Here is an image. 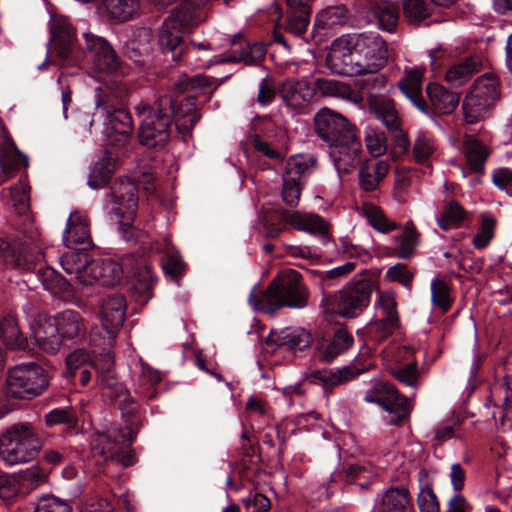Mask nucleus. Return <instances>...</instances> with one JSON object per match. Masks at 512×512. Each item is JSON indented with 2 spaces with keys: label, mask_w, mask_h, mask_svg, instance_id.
I'll return each instance as SVG.
<instances>
[{
  "label": "nucleus",
  "mask_w": 512,
  "mask_h": 512,
  "mask_svg": "<svg viewBox=\"0 0 512 512\" xmlns=\"http://www.w3.org/2000/svg\"><path fill=\"white\" fill-rule=\"evenodd\" d=\"M196 95L181 99L159 95L152 104L140 103L135 107L141 118L138 131L139 143L148 148H163L171 137V125L183 136L191 135L201 115L196 108Z\"/></svg>",
  "instance_id": "nucleus-1"
},
{
  "label": "nucleus",
  "mask_w": 512,
  "mask_h": 512,
  "mask_svg": "<svg viewBox=\"0 0 512 512\" xmlns=\"http://www.w3.org/2000/svg\"><path fill=\"white\" fill-rule=\"evenodd\" d=\"M30 187L22 180L15 186L3 190L14 212L23 217L17 224L9 240H0V251L4 252L5 261L12 267L23 270H34L43 260L40 244V232L34 225L30 212Z\"/></svg>",
  "instance_id": "nucleus-2"
},
{
  "label": "nucleus",
  "mask_w": 512,
  "mask_h": 512,
  "mask_svg": "<svg viewBox=\"0 0 512 512\" xmlns=\"http://www.w3.org/2000/svg\"><path fill=\"white\" fill-rule=\"evenodd\" d=\"M314 126L317 136L329 146V156L339 176L360 164L362 143L356 126L345 116L322 108L314 117Z\"/></svg>",
  "instance_id": "nucleus-3"
},
{
  "label": "nucleus",
  "mask_w": 512,
  "mask_h": 512,
  "mask_svg": "<svg viewBox=\"0 0 512 512\" xmlns=\"http://www.w3.org/2000/svg\"><path fill=\"white\" fill-rule=\"evenodd\" d=\"M309 298L310 291L302 274L288 269L279 273L259 297L251 293L249 301L256 309L273 314L283 307L303 309L307 307Z\"/></svg>",
  "instance_id": "nucleus-4"
},
{
  "label": "nucleus",
  "mask_w": 512,
  "mask_h": 512,
  "mask_svg": "<svg viewBox=\"0 0 512 512\" xmlns=\"http://www.w3.org/2000/svg\"><path fill=\"white\" fill-rule=\"evenodd\" d=\"M132 259L127 258L123 264L111 259L95 260L90 264V277L84 278L85 286L99 283L102 286H114L121 282L124 273L132 278L131 290L138 296L137 301L145 304L152 297V288L155 283L153 272L149 265L143 261L129 267Z\"/></svg>",
  "instance_id": "nucleus-5"
},
{
  "label": "nucleus",
  "mask_w": 512,
  "mask_h": 512,
  "mask_svg": "<svg viewBox=\"0 0 512 512\" xmlns=\"http://www.w3.org/2000/svg\"><path fill=\"white\" fill-rule=\"evenodd\" d=\"M355 101L357 93L352 87L334 79H318L312 83L306 79L286 80L279 88V95L288 108L300 110L306 108L316 92Z\"/></svg>",
  "instance_id": "nucleus-6"
},
{
  "label": "nucleus",
  "mask_w": 512,
  "mask_h": 512,
  "mask_svg": "<svg viewBox=\"0 0 512 512\" xmlns=\"http://www.w3.org/2000/svg\"><path fill=\"white\" fill-rule=\"evenodd\" d=\"M202 19L189 7L176 8L158 28L157 44L164 55H170L175 63L183 61L188 45L183 35L190 33Z\"/></svg>",
  "instance_id": "nucleus-7"
},
{
  "label": "nucleus",
  "mask_w": 512,
  "mask_h": 512,
  "mask_svg": "<svg viewBox=\"0 0 512 512\" xmlns=\"http://www.w3.org/2000/svg\"><path fill=\"white\" fill-rule=\"evenodd\" d=\"M41 447L42 441L29 423H16L0 432V458L7 465L34 460Z\"/></svg>",
  "instance_id": "nucleus-8"
},
{
  "label": "nucleus",
  "mask_w": 512,
  "mask_h": 512,
  "mask_svg": "<svg viewBox=\"0 0 512 512\" xmlns=\"http://www.w3.org/2000/svg\"><path fill=\"white\" fill-rule=\"evenodd\" d=\"M49 387L47 371L35 362L17 364L7 370L3 393L9 399L32 400Z\"/></svg>",
  "instance_id": "nucleus-9"
},
{
  "label": "nucleus",
  "mask_w": 512,
  "mask_h": 512,
  "mask_svg": "<svg viewBox=\"0 0 512 512\" xmlns=\"http://www.w3.org/2000/svg\"><path fill=\"white\" fill-rule=\"evenodd\" d=\"M95 106L96 112L94 115L104 118L105 134L108 142L119 146L128 143L133 131L131 115L122 108L114 107L100 87L96 89Z\"/></svg>",
  "instance_id": "nucleus-10"
},
{
  "label": "nucleus",
  "mask_w": 512,
  "mask_h": 512,
  "mask_svg": "<svg viewBox=\"0 0 512 512\" xmlns=\"http://www.w3.org/2000/svg\"><path fill=\"white\" fill-rule=\"evenodd\" d=\"M374 288L375 284L371 279H352L327 300L340 316L355 318L368 307Z\"/></svg>",
  "instance_id": "nucleus-11"
},
{
  "label": "nucleus",
  "mask_w": 512,
  "mask_h": 512,
  "mask_svg": "<svg viewBox=\"0 0 512 512\" xmlns=\"http://www.w3.org/2000/svg\"><path fill=\"white\" fill-rule=\"evenodd\" d=\"M364 400L382 407L387 412L384 421L392 426L402 425L412 410L409 398L402 395L393 384L387 382H378L367 390Z\"/></svg>",
  "instance_id": "nucleus-12"
},
{
  "label": "nucleus",
  "mask_w": 512,
  "mask_h": 512,
  "mask_svg": "<svg viewBox=\"0 0 512 512\" xmlns=\"http://www.w3.org/2000/svg\"><path fill=\"white\" fill-rule=\"evenodd\" d=\"M359 46L357 37H340L333 41L328 60L335 73L357 76L369 72Z\"/></svg>",
  "instance_id": "nucleus-13"
},
{
  "label": "nucleus",
  "mask_w": 512,
  "mask_h": 512,
  "mask_svg": "<svg viewBox=\"0 0 512 512\" xmlns=\"http://www.w3.org/2000/svg\"><path fill=\"white\" fill-rule=\"evenodd\" d=\"M127 311V302L122 294H111L105 297L100 305V318L102 328H93L91 331L98 330L99 341H103L105 348H112L115 343L116 335L122 327Z\"/></svg>",
  "instance_id": "nucleus-14"
},
{
  "label": "nucleus",
  "mask_w": 512,
  "mask_h": 512,
  "mask_svg": "<svg viewBox=\"0 0 512 512\" xmlns=\"http://www.w3.org/2000/svg\"><path fill=\"white\" fill-rule=\"evenodd\" d=\"M98 336H100L98 330L90 331V345L102 350L99 357L93 360V369L96 372L97 382L108 389L117 390L122 385L118 383L114 369V357L110 352L111 348H105L103 341L98 340Z\"/></svg>",
  "instance_id": "nucleus-15"
},
{
  "label": "nucleus",
  "mask_w": 512,
  "mask_h": 512,
  "mask_svg": "<svg viewBox=\"0 0 512 512\" xmlns=\"http://www.w3.org/2000/svg\"><path fill=\"white\" fill-rule=\"evenodd\" d=\"M277 215L281 222L290 224L299 231L320 235L324 241L329 240L328 224L317 214L281 208L277 210Z\"/></svg>",
  "instance_id": "nucleus-16"
},
{
  "label": "nucleus",
  "mask_w": 512,
  "mask_h": 512,
  "mask_svg": "<svg viewBox=\"0 0 512 512\" xmlns=\"http://www.w3.org/2000/svg\"><path fill=\"white\" fill-rule=\"evenodd\" d=\"M359 50L363 53L369 72H379L388 60L386 41L377 33L365 32L357 35Z\"/></svg>",
  "instance_id": "nucleus-17"
},
{
  "label": "nucleus",
  "mask_w": 512,
  "mask_h": 512,
  "mask_svg": "<svg viewBox=\"0 0 512 512\" xmlns=\"http://www.w3.org/2000/svg\"><path fill=\"white\" fill-rule=\"evenodd\" d=\"M426 94L429 98L430 118L440 115L452 114L459 105L460 93L450 91L439 83H429L426 86Z\"/></svg>",
  "instance_id": "nucleus-18"
},
{
  "label": "nucleus",
  "mask_w": 512,
  "mask_h": 512,
  "mask_svg": "<svg viewBox=\"0 0 512 512\" xmlns=\"http://www.w3.org/2000/svg\"><path fill=\"white\" fill-rule=\"evenodd\" d=\"M63 242L68 248L89 250L94 247L89 223L79 212H72L63 233Z\"/></svg>",
  "instance_id": "nucleus-19"
},
{
  "label": "nucleus",
  "mask_w": 512,
  "mask_h": 512,
  "mask_svg": "<svg viewBox=\"0 0 512 512\" xmlns=\"http://www.w3.org/2000/svg\"><path fill=\"white\" fill-rule=\"evenodd\" d=\"M87 49L93 53V65L100 72H112L118 66V57L108 41L92 33H84Z\"/></svg>",
  "instance_id": "nucleus-20"
},
{
  "label": "nucleus",
  "mask_w": 512,
  "mask_h": 512,
  "mask_svg": "<svg viewBox=\"0 0 512 512\" xmlns=\"http://www.w3.org/2000/svg\"><path fill=\"white\" fill-rule=\"evenodd\" d=\"M110 195L113 203L118 207L116 214L125 217H131L135 214L138 207V187L131 179H120L111 188Z\"/></svg>",
  "instance_id": "nucleus-21"
},
{
  "label": "nucleus",
  "mask_w": 512,
  "mask_h": 512,
  "mask_svg": "<svg viewBox=\"0 0 512 512\" xmlns=\"http://www.w3.org/2000/svg\"><path fill=\"white\" fill-rule=\"evenodd\" d=\"M266 47L262 43H250L240 35H235L231 40V49L227 52L225 62H244L252 65L265 57Z\"/></svg>",
  "instance_id": "nucleus-22"
},
{
  "label": "nucleus",
  "mask_w": 512,
  "mask_h": 512,
  "mask_svg": "<svg viewBox=\"0 0 512 512\" xmlns=\"http://www.w3.org/2000/svg\"><path fill=\"white\" fill-rule=\"evenodd\" d=\"M354 344V338L345 327H338L326 343L316 348V357L325 363L333 362L339 355L347 352Z\"/></svg>",
  "instance_id": "nucleus-23"
},
{
  "label": "nucleus",
  "mask_w": 512,
  "mask_h": 512,
  "mask_svg": "<svg viewBox=\"0 0 512 512\" xmlns=\"http://www.w3.org/2000/svg\"><path fill=\"white\" fill-rule=\"evenodd\" d=\"M414 348L401 347L398 350V355L406 362L397 361L394 367L391 368V375L401 384L416 389L419 385L420 371L418 368L417 360L414 358Z\"/></svg>",
  "instance_id": "nucleus-24"
},
{
  "label": "nucleus",
  "mask_w": 512,
  "mask_h": 512,
  "mask_svg": "<svg viewBox=\"0 0 512 512\" xmlns=\"http://www.w3.org/2000/svg\"><path fill=\"white\" fill-rule=\"evenodd\" d=\"M64 340L80 341L87 333V323L80 312L67 309L53 317Z\"/></svg>",
  "instance_id": "nucleus-25"
},
{
  "label": "nucleus",
  "mask_w": 512,
  "mask_h": 512,
  "mask_svg": "<svg viewBox=\"0 0 512 512\" xmlns=\"http://www.w3.org/2000/svg\"><path fill=\"white\" fill-rule=\"evenodd\" d=\"M51 41L62 59H67L76 40V32L64 16L55 17L50 26Z\"/></svg>",
  "instance_id": "nucleus-26"
},
{
  "label": "nucleus",
  "mask_w": 512,
  "mask_h": 512,
  "mask_svg": "<svg viewBox=\"0 0 512 512\" xmlns=\"http://www.w3.org/2000/svg\"><path fill=\"white\" fill-rule=\"evenodd\" d=\"M312 335L303 328L287 327L279 332H271L267 337L269 345L283 346L293 351H304L309 348Z\"/></svg>",
  "instance_id": "nucleus-27"
},
{
  "label": "nucleus",
  "mask_w": 512,
  "mask_h": 512,
  "mask_svg": "<svg viewBox=\"0 0 512 512\" xmlns=\"http://www.w3.org/2000/svg\"><path fill=\"white\" fill-rule=\"evenodd\" d=\"M34 339L38 347L49 354L57 353L64 340L54 319L39 320L32 326Z\"/></svg>",
  "instance_id": "nucleus-28"
},
{
  "label": "nucleus",
  "mask_w": 512,
  "mask_h": 512,
  "mask_svg": "<svg viewBox=\"0 0 512 512\" xmlns=\"http://www.w3.org/2000/svg\"><path fill=\"white\" fill-rule=\"evenodd\" d=\"M462 152L469 171L475 174H484L485 163L491 154V149L474 135H465Z\"/></svg>",
  "instance_id": "nucleus-29"
},
{
  "label": "nucleus",
  "mask_w": 512,
  "mask_h": 512,
  "mask_svg": "<svg viewBox=\"0 0 512 512\" xmlns=\"http://www.w3.org/2000/svg\"><path fill=\"white\" fill-rule=\"evenodd\" d=\"M72 249L61 256L60 264L66 273L74 274L78 282L85 286L83 279L90 277V264L95 260L90 258L88 250Z\"/></svg>",
  "instance_id": "nucleus-30"
},
{
  "label": "nucleus",
  "mask_w": 512,
  "mask_h": 512,
  "mask_svg": "<svg viewBox=\"0 0 512 512\" xmlns=\"http://www.w3.org/2000/svg\"><path fill=\"white\" fill-rule=\"evenodd\" d=\"M400 91L421 113L429 114V105L422 93V73L419 70L407 71L398 83Z\"/></svg>",
  "instance_id": "nucleus-31"
},
{
  "label": "nucleus",
  "mask_w": 512,
  "mask_h": 512,
  "mask_svg": "<svg viewBox=\"0 0 512 512\" xmlns=\"http://www.w3.org/2000/svg\"><path fill=\"white\" fill-rule=\"evenodd\" d=\"M389 164L385 160L364 161L358 172L359 186L365 192L375 191L379 183L386 177Z\"/></svg>",
  "instance_id": "nucleus-32"
},
{
  "label": "nucleus",
  "mask_w": 512,
  "mask_h": 512,
  "mask_svg": "<svg viewBox=\"0 0 512 512\" xmlns=\"http://www.w3.org/2000/svg\"><path fill=\"white\" fill-rule=\"evenodd\" d=\"M152 32L148 28L138 30L135 38L127 41L125 55L139 66H144L152 51Z\"/></svg>",
  "instance_id": "nucleus-33"
},
{
  "label": "nucleus",
  "mask_w": 512,
  "mask_h": 512,
  "mask_svg": "<svg viewBox=\"0 0 512 512\" xmlns=\"http://www.w3.org/2000/svg\"><path fill=\"white\" fill-rule=\"evenodd\" d=\"M482 67V59L478 55H472L451 66L446 74L445 80L452 87L464 85Z\"/></svg>",
  "instance_id": "nucleus-34"
},
{
  "label": "nucleus",
  "mask_w": 512,
  "mask_h": 512,
  "mask_svg": "<svg viewBox=\"0 0 512 512\" xmlns=\"http://www.w3.org/2000/svg\"><path fill=\"white\" fill-rule=\"evenodd\" d=\"M316 167L317 157L314 154H297L288 159L283 175L295 178L296 181L305 184Z\"/></svg>",
  "instance_id": "nucleus-35"
},
{
  "label": "nucleus",
  "mask_w": 512,
  "mask_h": 512,
  "mask_svg": "<svg viewBox=\"0 0 512 512\" xmlns=\"http://www.w3.org/2000/svg\"><path fill=\"white\" fill-rule=\"evenodd\" d=\"M378 510L379 512H411L413 504L408 488L400 486L388 489L382 496Z\"/></svg>",
  "instance_id": "nucleus-36"
},
{
  "label": "nucleus",
  "mask_w": 512,
  "mask_h": 512,
  "mask_svg": "<svg viewBox=\"0 0 512 512\" xmlns=\"http://www.w3.org/2000/svg\"><path fill=\"white\" fill-rule=\"evenodd\" d=\"M5 147L0 155L1 173L8 175L9 173L20 169L27 168L29 160L17 147L16 143L10 135H5Z\"/></svg>",
  "instance_id": "nucleus-37"
},
{
  "label": "nucleus",
  "mask_w": 512,
  "mask_h": 512,
  "mask_svg": "<svg viewBox=\"0 0 512 512\" xmlns=\"http://www.w3.org/2000/svg\"><path fill=\"white\" fill-rule=\"evenodd\" d=\"M370 13L377 19L379 27L393 32L399 20V7L387 0H377L370 4Z\"/></svg>",
  "instance_id": "nucleus-38"
},
{
  "label": "nucleus",
  "mask_w": 512,
  "mask_h": 512,
  "mask_svg": "<svg viewBox=\"0 0 512 512\" xmlns=\"http://www.w3.org/2000/svg\"><path fill=\"white\" fill-rule=\"evenodd\" d=\"M492 107L493 106L485 101V99L481 98V96H477L468 90L462 102V111L465 123L473 125L483 121L489 114Z\"/></svg>",
  "instance_id": "nucleus-39"
},
{
  "label": "nucleus",
  "mask_w": 512,
  "mask_h": 512,
  "mask_svg": "<svg viewBox=\"0 0 512 512\" xmlns=\"http://www.w3.org/2000/svg\"><path fill=\"white\" fill-rule=\"evenodd\" d=\"M114 170L115 162L110 152L105 151L104 156L91 167L87 184L92 189L105 187L110 182Z\"/></svg>",
  "instance_id": "nucleus-40"
},
{
  "label": "nucleus",
  "mask_w": 512,
  "mask_h": 512,
  "mask_svg": "<svg viewBox=\"0 0 512 512\" xmlns=\"http://www.w3.org/2000/svg\"><path fill=\"white\" fill-rule=\"evenodd\" d=\"M495 390L503 395V399L501 405L495 406L492 416L495 424L506 430L512 427V394L507 378H504L501 383L495 386Z\"/></svg>",
  "instance_id": "nucleus-41"
},
{
  "label": "nucleus",
  "mask_w": 512,
  "mask_h": 512,
  "mask_svg": "<svg viewBox=\"0 0 512 512\" xmlns=\"http://www.w3.org/2000/svg\"><path fill=\"white\" fill-rule=\"evenodd\" d=\"M0 339L9 349H25L26 337L21 333L15 316L9 314L1 320Z\"/></svg>",
  "instance_id": "nucleus-42"
},
{
  "label": "nucleus",
  "mask_w": 512,
  "mask_h": 512,
  "mask_svg": "<svg viewBox=\"0 0 512 512\" xmlns=\"http://www.w3.org/2000/svg\"><path fill=\"white\" fill-rule=\"evenodd\" d=\"M477 96L485 99L494 106L495 102L500 98V82L492 73H485L478 77L473 85L469 88Z\"/></svg>",
  "instance_id": "nucleus-43"
},
{
  "label": "nucleus",
  "mask_w": 512,
  "mask_h": 512,
  "mask_svg": "<svg viewBox=\"0 0 512 512\" xmlns=\"http://www.w3.org/2000/svg\"><path fill=\"white\" fill-rule=\"evenodd\" d=\"M468 217V212L456 200H446L437 224L443 231H448L452 226H459Z\"/></svg>",
  "instance_id": "nucleus-44"
},
{
  "label": "nucleus",
  "mask_w": 512,
  "mask_h": 512,
  "mask_svg": "<svg viewBox=\"0 0 512 512\" xmlns=\"http://www.w3.org/2000/svg\"><path fill=\"white\" fill-rule=\"evenodd\" d=\"M45 425L48 428L63 425L67 434H73L78 427V416L72 407L54 408L44 416Z\"/></svg>",
  "instance_id": "nucleus-45"
},
{
  "label": "nucleus",
  "mask_w": 512,
  "mask_h": 512,
  "mask_svg": "<svg viewBox=\"0 0 512 512\" xmlns=\"http://www.w3.org/2000/svg\"><path fill=\"white\" fill-rule=\"evenodd\" d=\"M109 18L119 22L130 20L139 9V0H103Z\"/></svg>",
  "instance_id": "nucleus-46"
},
{
  "label": "nucleus",
  "mask_w": 512,
  "mask_h": 512,
  "mask_svg": "<svg viewBox=\"0 0 512 512\" xmlns=\"http://www.w3.org/2000/svg\"><path fill=\"white\" fill-rule=\"evenodd\" d=\"M139 376L136 384V392L142 394L144 397L151 399L155 396L154 386L160 383V372L142 360L138 363Z\"/></svg>",
  "instance_id": "nucleus-47"
},
{
  "label": "nucleus",
  "mask_w": 512,
  "mask_h": 512,
  "mask_svg": "<svg viewBox=\"0 0 512 512\" xmlns=\"http://www.w3.org/2000/svg\"><path fill=\"white\" fill-rule=\"evenodd\" d=\"M376 117L386 126L388 131L401 127V120L391 99L383 98L373 102L371 106Z\"/></svg>",
  "instance_id": "nucleus-48"
},
{
  "label": "nucleus",
  "mask_w": 512,
  "mask_h": 512,
  "mask_svg": "<svg viewBox=\"0 0 512 512\" xmlns=\"http://www.w3.org/2000/svg\"><path fill=\"white\" fill-rule=\"evenodd\" d=\"M348 20V9L344 5L329 6L316 16L315 25L323 29L343 26Z\"/></svg>",
  "instance_id": "nucleus-49"
},
{
  "label": "nucleus",
  "mask_w": 512,
  "mask_h": 512,
  "mask_svg": "<svg viewBox=\"0 0 512 512\" xmlns=\"http://www.w3.org/2000/svg\"><path fill=\"white\" fill-rule=\"evenodd\" d=\"M37 276L45 290L53 294L68 292V281L55 269L51 267H40L37 270Z\"/></svg>",
  "instance_id": "nucleus-50"
},
{
  "label": "nucleus",
  "mask_w": 512,
  "mask_h": 512,
  "mask_svg": "<svg viewBox=\"0 0 512 512\" xmlns=\"http://www.w3.org/2000/svg\"><path fill=\"white\" fill-rule=\"evenodd\" d=\"M419 233L412 221L405 224L404 231L399 237V245L395 254L400 259H409L413 256L414 251L419 243Z\"/></svg>",
  "instance_id": "nucleus-51"
},
{
  "label": "nucleus",
  "mask_w": 512,
  "mask_h": 512,
  "mask_svg": "<svg viewBox=\"0 0 512 512\" xmlns=\"http://www.w3.org/2000/svg\"><path fill=\"white\" fill-rule=\"evenodd\" d=\"M360 373L361 370H358L353 366H345L335 372L317 370L312 372L311 377L321 381L325 386H335L353 379Z\"/></svg>",
  "instance_id": "nucleus-52"
},
{
  "label": "nucleus",
  "mask_w": 512,
  "mask_h": 512,
  "mask_svg": "<svg viewBox=\"0 0 512 512\" xmlns=\"http://www.w3.org/2000/svg\"><path fill=\"white\" fill-rule=\"evenodd\" d=\"M364 141L372 157H380L387 151V137L383 130L368 125L364 129Z\"/></svg>",
  "instance_id": "nucleus-53"
},
{
  "label": "nucleus",
  "mask_w": 512,
  "mask_h": 512,
  "mask_svg": "<svg viewBox=\"0 0 512 512\" xmlns=\"http://www.w3.org/2000/svg\"><path fill=\"white\" fill-rule=\"evenodd\" d=\"M311 9H289L285 31L295 37H301L310 23Z\"/></svg>",
  "instance_id": "nucleus-54"
},
{
  "label": "nucleus",
  "mask_w": 512,
  "mask_h": 512,
  "mask_svg": "<svg viewBox=\"0 0 512 512\" xmlns=\"http://www.w3.org/2000/svg\"><path fill=\"white\" fill-rule=\"evenodd\" d=\"M403 15L411 25H419L431 15V8L425 0H403Z\"/></svg>",
  "instance_id": "nucleus-55"
},
{
  "label": "nucleus",
  "mask_w": 512,
  "mask_h": 512,
  "mask_svg": "<svg viewBox=\"0 0 512 512\" xmlns=\"http://www.w3.org/2000/svg\"><path fill=\"white\" fill-rule=\"evenodd\" d=\"M431 301L443 313L448 312L452 306L450 287L445 280L439 277H435L431 281Z\"/></svg>",
  "instance_id": "nucleus-56"
},
{
  "label": "nucleus",
  "mask_w": 512,
  "mask_h": 512,
  "mask_svg": "<svg viewBox=\"0 0 512 512\" xmlns=\"http://www.w3.org/2000/svg\"><path fill=\"white\" fill-rule=\"evenodd\" d=\"M362 210L369 224L375 230L381 233H389L396 229V223L388 220L384 212L378 206L374 204H365Z\"/></svg>",
  "instance_id": "nucleus-57"
},
{
  "label": "nucleus",
  "mask_w": 512,
  "mask_h": 512,
  "mask_svg": "<svg viewBox=\"0 0 512 512\" xmlns=\"http://www.w3.org/2000/svg\"><path fill=\"white\" fill-rule=\"evenodd\" d=\"M112 433H97L91 441V450L103 460L112 458L116 453V443L112 440Z\"/></svg>",
  "instance_id": "nucleus-58"
},
{
  "label": "nucleus",
  "mask_w": 512,
  "mask_h": 512,
  "mask_svg": "<svg viewBox=\"0 0 512 512\" xmlns=\"http://www.w3.org/2000/svg\"><path fill=\"white\" fill-rule=\"evenodd\" d=\"M435 142L428 133L420 132L413 145V157L418 163H425L435 152Z\"/></svg>",
  "instance_id": "nucleus-59"
},
{
  "label": "nucleus",
  "mask_w": 512,
  "mask_h": 512,
  "mask_svg": "<svg viewBox=\"0 0 512 512\" xmlns=\"http://www.w3.org/2000/svg\"><path fill=\"white\" fill-rule=\"evenodd\" d=\"M417 505L420 512H440V504L431 483L420 484Z\"/></svg>",
  "instance_id": "nucleus-60"
},
{
  "label": "nucleus",
  "mask_w": 512,
  "mask_h": 512,
  "mask_svg": "<svg viewBox=\"0 0 512 512\" xmlns=\"http://www.w3.org/2000/svg\"><path fill=\"white\" fill-rule=\"evenodd\" d=\"M162 268L166 275L178 280L185 273L186 265L177 251H168L163 256Z\"/></svg>",
  "instance_id": "nucleus-61"
},
{
  "label": "nucleus",
  "mask_w": 512,
  "mask_h": 512,
  "mask_svg": "<svg viewBox=\"0 0 512 512\" xmlns=\"http://www.w3.org/2000/svg\"><path fill=\"white\" fill-rule=\"evenodd\" d=\"M386 278L392 282L401 284L408 290H411L414 272L409 269L407 264L398 262L387 269Z\"/></svg>",
  "instance_id": "nucleus-62"
},
{
  "label": "nucleus",
  "mask_w": 512,
  "mask_h": 512,
  "mask_svg": "<svg viewBox=\"0 0 512 512\" xmlns=\"http://www.w3.org/2000/svg\"><path fill=\"white\" fill-rule=\"evenodd\" d=\"M33 512H73V510L66 500L53 495H45L37 501Z\"/></svg>",
  "instance_id": "nucleus-63"
},
{
  "label": "nucleus",
  "mask_w": 512,
  "mask_h": 512,
  "mask_svg": "<svg viewBox=\"0 0 512 512\" xmlns=\"http://www.w3.org/2000/svg\"><path fill=\"white\" fill-rule=\"evenodd\" d=\"M282 179L283 187L281 197L283 202L289 206L297 205L301 196L302 188L305 184L296 181L295 178L286 177V175H283Z\"/></svg>",
  "instance_id": "nucleus-64"
}]
</instances>
